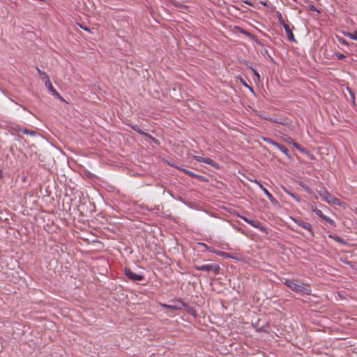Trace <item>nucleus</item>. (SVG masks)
<instances>
[{"mask_svg":"<svg viewBox=\"0 0 357 357\" xmlns=\"http://www.w3.org/2000/svg\"><path fill=\"white\" fill-rule=\"evenodd\" d=\"M285 141L287 143L292 144L297 150L300 151L301 152H302V153L305 152V149L301 148V146L298 143L295 142L291 137H287V139H285Z\"/></svg>","mask_w":357,"mask_h":357,"instance_id":"obj_14","label":"nucleus"},{"mask_svg":"<svg viewBox=\"0 0 357 357\" xmlns=\"http://www.w3.org/2000/svg\"><path fill=\"white\" fill-rule=\"evenodd\" d=\"M21 132L23 133V134H25V135H29L31 136H36L37 135V132L36 131H34V130H28L27 128H22V129L21 130Z\"/></svg>","mask_w":357,"mask_h":357,"instance_id":"obj_19","label":"nucleus"},{"mask_svg":"<svg viewBox=\"0 0 357 357\" xmlns=\"http://www.w3.org/2000/svg\"><path fill=\"white\" fill-rule=\"evenodd\" d=\"M11 129L15 131L21 132L22 127H21L19 125H14V126H11Z\"/></svg>","mask_w":357,"mask_h":357,"instance_id":"obj_29","label":"nucleus"},{"mask_svg":"<svg viewBox=\"0 0 357 357\" xmlns=\"http://www.w3.org/2000/svg\"><path fill=\"white\" fill-rule=\"evenodd\" d=\"M284 284L296 294L301 295L311 294V287L310 285L307 283H298V280L285 279Z\"/></svg>","mask_w":357,"mask_h":357,"instance_id":"obj_1","label":"nucleus"},{"mask_svg":"<svg viewBox=\"0 0 357 357\" xmlns=\"http://www.w3.org/2000/svg\"><path fill=\"white\" fill-rule=\"evenodd\" d=\"M238 216L241 219L244 220L245 222L248 223L249 225H250L253 227L259 229L261 231H265V228L262 226L261 223L259 221L250 220V219H249V218H246L245 216H243V215H238Z\"/></svg>","mask_w":357,"mask_h":357,"instance_id":"obj_6","label":"nucleus"},{"mask_svg":"<svg viewBox=\"0 0 357 357\" xmlns=\"http://www.w3.org/2000/svg\"><path fill=\"white\" fill-rule=\"evenodd\" d=\"M183 171L185 173V174L191 176L192 178H197L199 181H204V177L203 176L196 174L194 172H192L191 171H189V170H186V169H183Z\"/></svg>","mask_w":357,"mask_h":357,"instance_id":"obj_15","label":"nucleus"},{"mask_svg":"<svg viewBox=\"0 0 357 357\" xmlns=\"http://www.w3.org/2000/svg\"><path fill=\"white\" fill-rule=\"evenodd\" d=\"M163 306L166 308L176 310H181L183 307H185V303L181 301H176V303L174 305L165 304V305H163Z\"/></svg>","mask_w":357,"mask_h":357,"instance_id":"obj_9","label":"nucleus"},{"mask_svg":"<svg viewBox=\"0 0 357 357\" xmlns=\"http://www.w3.org/2000/svg\"><path fill=\"white\" fill-rule=\"evenodd\" d=\"M243 2L249 6H252V3L250 0H245Z\"/></svg>","mask_w":357,"mask_h":357,"instance_id":"obj_34","label":"nucleus"},{"mask_svg":"<svg viewBox=\"0 0 357 357\" xmlns=\"http://www.w3.org/2000/svg\"><path fill=\"white\" fill-rule=\"evenodd\" d=\"M215 254H216L218 256L227 258V259L232 258L231 254L229 253V252H222V251H218V250H216L215 252Z\"/></svg>","mask_w":357,"mask_h":357,"instance_id":"obj_18","label":"nucleus"},{"mask_svg":"<svg viewBox=\"0 0 357 357\" xmlns=\"http://www.w3.org/2000/svg\"><path fill=\"white\" fill-rule=\"evenodd\" d=\"M80 27H81L83 30H85V31H89V29L87 27H84V26H80Z\"/></svg>","mask_w":357,"mask_h":357,"instance_id":"obj_37","label":"nucleus"},{"mask_svg":"<svg viewBox=\"0 0 357 357\" xmlns=\"http://www.w3.org/2000/svg\"><path fill=\"white\" fill-rule=\"evenodd\" d=\"M328 204H333L336 206H341V202L339 199L331 196L330 201H328Z\"/></svg>","mask_w":357,"mask_h":357,"instance_id":"obj_20","label":"nucleus"},{"mask_svg":"<svg viewBox=\"0 0 357 357\" xmlns=\"http://www.w3.org/2000/svg\"><path fill=\"white\" fill-rule=\"evenodd\" d=\"M308 8H309V10H310V11H317V13H319V10H318L317 9V8L315 7V6H314L313 4H310V5L309 6Z\"/></svg>","mask_w":357,"mask_h":357,"instance_id":"obj_31","label":"nucleus"},{"mask_svg":"<svg viewBox=\"0 0 357 357\" xmlns=\"http://www.w3.org/2000/svg\"><path fill=\"white\" fill-rule=\"evenodd\" d=\"M259 186L262 190L264 193L267 196L268 199L273 204L275 205L278 203L277 199L272 195L271 193L269 192V191L266 188L264 187L263 185H261V183H259Z\"/></svg>","mask_w":357,"mask_h":357,"instance_id":"obj_10","label":"nucleus"},{"mask_svg":"<svg viewBox=\"0 0 357 357\" xmlns=\"http://www.w3.org/2000/svg\"><path fill=\"white\" fill-rule=\"evenodd\" d=\"M251 70L253 73V75L255 76V77L257 79V80H259L260 79V75L259 74V73L253 68H251Z\"/></svg>","mask_w":357,"mask_h":357,"instance_id":"obj_28","label":"nucleus"},{"mask_svg":"<svg viewBox=\"0 0 357 357\" xmlns=\"http://www.w3.org/2000/svg\"><path fill=\"white\" fill-rule=\"evenodd\" d=\"M328 237L331 239H333L336 242L340 243L344 245L346 244V241L339 236L335 234H330L328 235Z\"/></svg>","mask_w":357,"mask_h":357,"instance_id":"obj_17","label":"nucleus"},{"mask_svg":"<svg viewBox=\"0 0 357 357\" xmlns=\"http://www.w3.org/2000/svg\"><path fill=\"white\" fill-rule=\"evenodd\" d=\"M37 71H38L39 75H43V77H44V74L43 73H45V72L41 71L39 68H37Z\"/></svg>","mask_w":357,"mask_h":357,"instance_id":"obj_35","label":"nucleus"},{"mask_svg":"<svg viewBox=\"0 0 357 357\" xmlns=\"http://www.w3.org/2000/svg\"><path fill=\"white\" fill-rule=\"evenodd\" d=\"M276 148L278 149L280 151H282L284 154H285L288 157V158H291V155L289 153V150L285 146L278 144V146H277Z\"/></svg>","mask_w":357,"mask_h":357,"instance_id":"obj_16","label":"nucleus"},{"mask_svg":"<svg viewBox=\"0 0 357 357\" xmlns=\"http://www.w3.org/2000/svg\"><path fill=\"white\" fill-rule=\"evenodd\" d=\"M195 268L199 271L213 272L217 275L220 271V266L218 264H204L201 266H195Z\"/></svg>","mask_w":357,"mask_h":357,"instance_id":"obj_2","label":"nucleus"},{"mask_svg":"<svg viewBox=\"0 0 357 357\" xmlns=\"http://www.w3.org/2000/svg\"><path fill=\"white\" fill-rule=\"evenodd\" d=\"M261 3L264 6H267V3L266 1H261Z\"/></svg>","mask_w":357,"mask_h":357,"instance_id":"obj_38","label":"nucleus"},{"mask_svg":"<svg viewBox=\"0 0 357 357\" xmlns=\"http://www.w3.org/2000/svg\"><path fill=\"white\" fill-rule=\"evenodd\" d=\"M199 245L201 246V247H203L206 250L210 251L211 252H213V253H215V252L216 251L214 248H213L212 247H209L208 246L206 243H199Z\"/></svg>","mask_w":357,"mask_h":357,"instance_id":"obj_24","label":"nucleus"},{"mask_svg":"<svg viewBox=\"0 0 357 357\" xmlns=\"http://www.w3.org/2000/svg\"><path fill=\"white\" fill-rule=\"evenodd\" d=\"M241 82H242V84H243L245 86H246L247 88L250 89L252 91V87H250V86H248V85L246 84V82H244V81H243V80L241 81Z\"/></svg>","mask_w":357,"mask_h":357,"instance_id":"obj_33","label":"nucleus"},{"mask_svg":"<svg viewBox=\"0 0 357 357\" xmlns=\"http://www.w3.org/2000/svg\"><path fill=\"white\" fill-rule=\"evenodd\" d=\"M277 16H278V19L279 22H280V23L283 26H284V24H287V23H286V22H284V20H283V17H282V14H281L280 13H279V12H278V13Z\"/></svg>","mask_w":357,"mask_h":357,"instance_id":"obj_25","label":"nucleus"},{"mask_svg":"<svg viewBox=\"0 0 357 357\" xmlns=\"http://www.w3.org/2000/svg\"><path fill=\"white\" fill-rule=\"evenodd\" d=\"M335 56L338 60H344L346 59V56L340 52H335Z\"/></svg>","mask_w":357,"mask_h":357,"instance_id":"obj_27","label":"nucleus"},{"mask_svg":"<svg viewBox=\"0 0 357 357\" xmlns=\"http://www.w3.org/2000/svg\"><path fill=\"white\" fill-rule=\"evenodd\" d=\"M124 273L132 281H142L144 278L142 275L136 274L128 268H124Z\"/></svg>","mask_w":357,"mask_h":357,"instance_id":"obj_7","label":"nucleus"},{"mask_svg":"<svg viewBox=\"0 0 357 357\" xmlns=\"http://www.w3.org/2000/svg\"><path fill=\"white\" fill-rule=\"evenodd\" d=\"M344 34L346 36H348L349 38L357 41V31H354V33L344 32Z\"/></svg>","mask_w":357,"mask_h":357,"instance_id":"obj_21","label":"nucleus"},{"mask_svg":"<svg viewBox=\"0 0 357 357\" xmlns=\"http://www.w3.org/2000/svg\"><path fill=\"white\" fill-rule=\"evenodd\" d=\"M283 191L287 193V195H289V196L292 194V192L289 190L287 189V188L285 187H282Z\"/></svg>","mask_w":357,"mask_h":357,"instance_id":"obj_32","label":"nucleus"},{"mask_svg":"<svg viewBox=\"0 0 357 357\" xmlns=\"http://www.w3.org/2000/svg\"><path fill=\"white\" fill-rule=\"evenodd\" d=\"M3 176V172H2V170L0 169V178H1Z\"/></svg>","mask_w":357,"mask_h":357,"instance_id":"obj_39","label":"nucleus"},{"mask_svg":"<svg viewBox=\"0 0 357 357\" xmlns=\"http://www.w3.org/2000/svg\"><path fill=\"white\" fill-rule=\"evenodd\" d=\"M43 74H44V77H42V79L45 82V86L48 89V90L50 91H51L52 93V94L55 97H56L58 99H59L61 100H63V98L61 96V95L53 87V86H52V83L50 82V79L49 78L48 75H47L46 73H43Z\"/></svg>","mask_w":357,"mask_h":357,"instance_id":"obj_4","label":"nucleus"},{"mask_svg":"<svg viewBox=\"0 0 357 357\" xmlns=\"http://www.w3.org/2000/svg\"><path fill=\"white\" fill-rule=\"evenodd\" d=\"M298 183L301 187H302L303 189H305L308 192L310 191V188L303 181H298Z\"/></svg>","mask_w":357,"mask_h":357,"instance_id":"obj_26","label":"nucleus"},{"mask_svg":"<svg viewBox=\"0 0 357 357\" xmlns=\"http://www.w3.org/2000/svg\"><path fill=\"white\" fill-rule=\"evenodd\" d=\"M264 140L267 142L268 144H271L275 147H277V146H278V142H275L273 139H272L271 138H269V137H264Z\"/></svg>","mask_w":357,"mask_h":357,"instance_id":"obj_23","label":"nucleus"},{"mask_svg":"<svg viewBox=\"0 0 357 357\" xmlns=\"http://www.w3.org/2000/svg\"><path fill=\"white\" fill-rule=\"evenodd\" d=\"M311 210L312 212H314L316 214L317 216H318L323 220L326 221V222L330 224L331 226H333V227L335 226V221L333 220H332L331 218L325 215L320 209H318L317 207L312 206H311Z\"/></svg>","mask_w":357,"mask_h":357,"instance_id":"obj_5","label":"nucleus"},{"mask_svg":"<svg viewBox=\"0 0 357 357\" xmlns=\"http://www.w3.org/2000/svg\"><path fill=\"white\" fill-rule=\"evenodd\" d=\"M292 221H294L298 226L307 230L310 234H311V236L313 237L314 236V231L312 228V225L310 223H307L305 221H303L300 218H291Z\"/></svg>","mask_w":357,"mask_h":357,"instance_id":"obj_3","label":"nucleus"},{"mask_svg":"<svg viewBox=\"0 0 357 357\" xmlns=\"http://www.w3.org/2000/svg\"><path fill=\"white\" fill-rule=\"evenodd\" d=\"M318 194L320 197L327 203H328V201H330V199L332 196L326 189H321L318 192Z\"/></svg>","mask_w":357,"mask_h":357,"instance_id":"obj_13","label":"nucleus"},{"mask_svg":"<svg viewBox=\"0 0 357 357\" xmlns=\"http://www.w3.org/2000/svg\"><path fill=\"white\" fill-rule=\"evenodd\" d=\"M264 119H269L270 121H273V122H275V123H278V121H275V120H272V119H268L267 117H264Z\"/></svg>","mask_w":357,"mask_h":357,"instance_id":"obj_36","label":"nucleus"},{"mask_svg":"<svg viewBox=\"0 0 357 357\" xmlns=\"http://www.w3.org/2000/svg\"><path fill=\"white\" fill-rule=\"evenodd\" d=\"M336 38L340 44L349 47L351 51H356L357 45L355 43H349L344 38L338 36H337Z\"/></svg>","mask_w":357,"mask_h":357,"instance_id":"obj_12","label":"nucleus"},{"mask_svg":"<svg viewBox=\"0 0 357 357\" xmlns=\"http://www.w3.org/2000/svg\"><path fill=\"white\" fill-rule=\"evenodd\" d=\"M296 202H300L301 201V198L298 197L296 194L293 193L290 195Z\"/></svg>","mask_w":357,"mask_h":357,"instance_id":"obj_30","label":"nucleus"},{"mask_svg":"<svg viewBox=\"0 0 357 357\" xmlns=\"http://www.w3.org/2000/svg\"><path fill=\"white\" fill-rule=\"evenodd\" d=\"M193 158L197 162H203V163L209 165L215 168L218 167V164L215 161H214L213 160H212L209 158H204L202 156L194 155Z\"/></svg>","mask_w":357,"mask_h":357,"instance_id":"obj_8","label":"nucleus"},{"mask_svg":"<svg viewBox=\"0 0 357 357\" xmlns=\"http://www.w3.org/2000/svg\"><path fill=\"white\" fill-rule=\"evenodd\" d=\"M129 126L138 133L146 135V134L143 130H142L137 125H129Z\"/></svg>","mask_w":357,"mask_h":357,"instance_id":"obj_22","label":"nucleus"},{"mask_svg":"<svg viewBox=\"0 0 357 357\" xmlns=\"http://www.w3.org/2000/svg\"><path fill=\"white\" fill-rule=\"evenodd\" d=\"M356 56H357V51H356Z\"/></svg>","mask_w":357,"mask_h":357,"instance_id":"obj_40","label":"nucleus"},{"mask_svg":"<svg viewBox=\"0 0 357 357\" xmlns=\"http://www.w3.org/2000/svg\"><path fill=\"white\" fill-rule=\"evenodd\" d=\"M284 29L285 30V32L287 33V36L289 40L296 43V40L294 37V35L293 33V31L290 28V26L289 24H284Z\"/></svg>","mask_w":357,"mask_h":357,"instance_id":"obj_11","label":"nucleus"}]
</instances>
